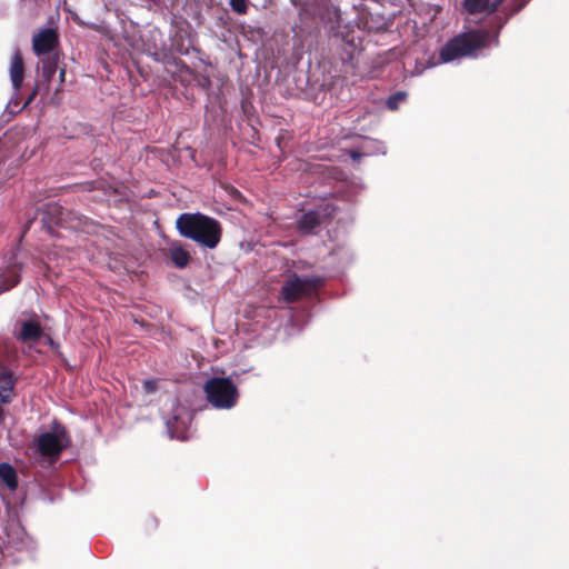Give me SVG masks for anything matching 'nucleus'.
<instances>
[{"label":"nucleus","mask_w":569,"mask_h":569,"mask_svg":"<svg viewBox=\"0 0 569 569\" xmlns=\"http://www.w3.org/2000/svg\"><path fill=\"white\" fill-rule=\"evenodd\" d=\"M41 329L34 321L28 320L21 325L19 337L21 340H36L40 337Z\"/></svg>","instance_id":"14"},{"label":"nucleus","mask_w":569,"mask_h":569,"mask_svg":"<svg viewBox=\"0 0 569 569\" xmlns=\"http://www.w3.org/2000/svg\"><path fill=\"white\" fill-rule=\"evenodd\" d=\"M333 212L335 208L329 202H323L317 209L301 210L297 220L299 231L302 233L315 232Z\"/></svg>","instance_id":"7"},{"label":"nucleus","mask_w":569,"mask_h":569,"mask_svg":"<svg viewBox=\"0 0 569 569\" xmlns=\"http://www.w3.org/2000/svg\"><path fill=\"white\" fill-rule=\"evenodd\" d=\"M169 257L177 268L183 269L190 261L189 252L180 244H172L169 248Z\"/></svg>","instance_id":"13"},{"label":"nucleus","mask_w":569,"mask_h":569,"mask_svg":"<svg viewBox=\"0 0 569 569\" xmlns=\"http://www.w3.org/2000/svg\"><path fill=\"white\" fill-rule=\"evenodd\" d=\"M372 143V140L366 139L362 143L361 150H352L350 152V157L355 161H359L363 156L370 154L369 148Z\"/></svg>","instance_id":"16"},{"label":"nucleus","mask_w":569,"mask_h":569,"mask_svg":"<svg viewBox=\"0 0 569 569\" xmlns=\"http://www.w3.org/2000/svg\"><path fill=\"white\" fill-rule=\"evenodd\" d=\"M501 2L502 0H463V7L470 14L482 12L490 13L495 11Z\"/></svg>","instance_id":"10"},{"label":"nucleus","mask_w":569,"mask_h":569,"mask_svg":"<svg viewBox=\"0 0 569 569\" xmlns=\"http://www.w3.org/2000/svg\"><path fill=\"white\" fill-rule=\"evenodd\" d=\"M14 380L12 377V372L0 368V400L3 403L10 401L11 393L13 390Z\"/></svg>","instance_id":"11"},{"label":"nucleus","mask_w":569,"mask_h":569,"mask_svg":"<svg viewBox=\"0 0 569 569\" xmlns=\"http://www.w3.org/2000/svg\"><path fill=\"white\" fill-rule=\"evenodd\" d=\"M20 281V274L17 269L7 270L0 278V292L7 291Z\"/></svg>","instance_id":"15"},{"label":"nucleus","mask_w":569,"mask_h":569,"mask_svg":"<svg viewBox=\"0 0 569 569\" xmlns=\"http://www.w3.org/2000/svg\"><path fill=\"white\" fill-rule=\"evenodd\" d=\"M405 98H406V93H405V92H397V93H393V109L396 108V104H397L399 101L405 100Z\"/></svg>","instance_id":"19"},{"label":"nucleus","mask_w":569,"mask_h":569,"mask_svg":"<svg viewBox=\"0 0 569 569\" xmlns=\"http://www.w3.org/2000/svg\"><path fill=\"white\" fill-rule=\"evenodd\" d=\"M173 410L172 416L166 418V427L170 438L187 440L189 438V429L192 421L191 411L181 406L177 399L170 400Z\"/></svg>","instance_id":"5"},{"label":"nucleus","mask_w":569,"mask_h":569,"mask_svg":"<svg viewBox=\"0 0 569 569\" xmlns=\"http://www.w3.org/2000/svg\"><path fill=\"white\" fill-rule=\"evenodd\" d=\"M203 390L208 402L216 409L230 410L238 402V388L229 378L213 377L206 381Z\"/></svg>","instance_id":"4"},{"label":"nucleus","mask_w":569,"mask_h":569,"mask_svg":"<svg viewBox=\"0 0 569 569\" xmlns=\"http://www.w3.org/2000/svg\"><path fill=\"white\" fill-rule=\"evenodd\" d=\"M144 388H146V390H147L148 392H151V391H153V390H154V388H156V382H154V381H151V380H147V381L144 382Z\"/></svg>","instance_id":"20"},{"label":"nucleus","mask_w":569,"mask_h":569,"mask_svg":"<svg viewBox=\"0 0 569 569\" xmlns=\"http://www.w3.org/2000/svg\"><path fill=\"white\" fill-rule=\"evenodd\" d=\"M490 41L497 43V38L491 39L483 30H475L461 33L448 41L440 50V61L448 63L468 57H477L478 52L489 46Z\"/></svg>","instance_id":"3"},{"label":"nucleus","mask_w":569,"mask_h":569,"mask_svg":"<svg viewBox=\"0 0 569 569\" xmlns=\"http://www.w3.org/2000/svg\"><path fill=\"white\" fill-rule=\"evenodd\" d=\"M176 228L182 237L206 249H214L221 240L220 223L200 212L181 213L176 220Z\"/></svg>","instance_id":"1"},{"label":"nucleus","mask_w":569,"mask_h":569,"mask_svg":"<svg viewBox=\"0 0 569 569\" xmlns=\"http://www.w3.org/2000/svg\"><path fill=\"white\" fill-rule=\"evenodd\" d=\"M386 106L391 109V96L386 98Z\"/></svg>","instance_id":"22"},{"label":"nucleus","mask_w":569,"mask_h":569,"mask_svg":"<svg viewBox=\"0 0 569 569\" xmlns=\"http://www.w3.org/2000/svg\"><path fill=\"white\" fill-rule=\"evenodd\" d=\"M56 71V62L54 61H48L47 64L43 67V73L47 77H51Z\"/></svg>","instance_id":"18"},{"label":"nucleus","mask_w":569,"mask_h":569,"mask_svg":"<svg viewBox=\"0 0 569 569\" xmlns=\"http://www.w3.org/2000/svg\"><path fill=\"white\" fill-rule=\"evenodd\" d=\"M71 443L67 428L53 420L49 429L39 430L33 437L30 450L43 462L54 463Z\"/></svg>","instance_id":"2"},{"label":"nucleus","mask_w":569,"mask_h":569,"mask_svg":"<svg viewBox=\"0 0 569 569\" xmlns=\"http://www.w3.org/2000/svg\"><path fill=\"white\" fill-rule=\"evenodd\" d=\"M323 279L320 277H293L282 287V296L287 302L296 301L311 295L321 286Z\"/></svg>","instance_id":"6"},{"label":"nucleus","mask_w":569,"mask_h":569,"mask_svg":"<svg viewBox=\"0 0 569 569\" xmlns=\"http://www.w3.org/2000/svg\"><path fill=\"white\" fill-rule=\"evenodd\" d=\"M58 43V36L53 29L46 28L33 36L32 48L37 56L51 52Z\"/></svg>","instance_id":"8"},{"label":"nucleus","mask_w":569,"mask_h":569,"mask_svg":"<svg viewBox=\"0 0 569 569\" xmlns=\"http://www.w3.org/2000/svg\"><path fill=\"white\" fill-rule=\"evenodd\" d=\"M4 420V411H3V408L0 406V425L3 422Z\"/></svg>","instance_id":"21"},{"label":"nucleus","mask_w":569,"mask_h":569,"mask_svg":"<svg viewBox=\"0 0 569 569\" xmlns=\"http://www.w3.org/2000/svg\"><path fill=\"white\" fill-rule=\"evenodd\" d=\"M0 481L11 491L16 490L18 487L17 472L14 468L8 462L0 463Z\"/></svg>","instance_id":"12"},{"label":"nucleus","mask_w":569,"mask_h":569,"mask_svg":"<svg viewBox=\"0 0 569 569\" xmlns=\"http://www.w3.org/2000/svg\"><path fill=\"white\" fill-rule=\"evenodd\" d=\"M229 4L239 14H244L248 10V0H229Z\"/></svg>","instance_id":"17"},{"label":"nucleus","mask_w":569,"mask_h":569,"mask_svg":"<svg viewBox=\"0 0 569 569\" xmlns=\"http://www.w3.org/2000/svg\"><path fill=\"white\" fill-rule=\"evenodd\" d=\"M64 73H66L64 69H61V70H60V78H61V80H63V78H64Z\"/></svg>","instance_id":"23"},{"label":"nucleus","mask_w":569,"mask_h":569,"mask_svg":"<svg viewBox=\"0 0 569 569\" xmlns=\"http://www.w3.org/2000/svg\"><path fill=\"white\" fill-rule=\"evenodd\" d=\"M9 72L14 91H19L22 86L24 73L23 60L19 50H16L11 58Z\"/></svg>","instance_id":"9"}]
</instances>
